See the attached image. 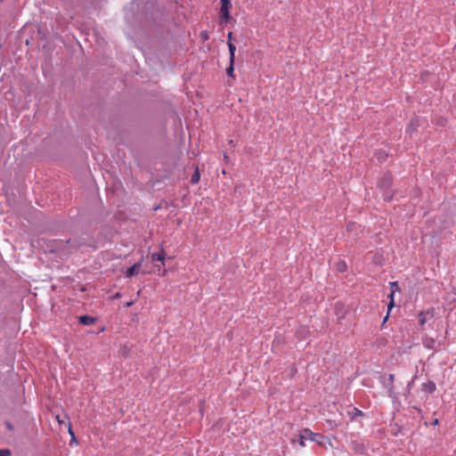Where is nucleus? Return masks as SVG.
Segmentation results:
<instances>
[{
  "label": "nucleus",
  "mask_w": 456,
  "mask_h": 456,
  "mask_svg": "<svg viewBox=\"0 0 456 456\" xmlns=\"http://www.w3.org/2000/svg\"><path fill=\"white\" fill-rule=\"evenodd\" d=\"M309 439L313 442H316L320 446L323 447L324 449H328L329 447H333V444L331 441L323 436L322 435L314 433L312 430L308 428H305L299 435V444L302 447L305 446V440Z\"/></svg>",
  "instance_id": "1"
},
{
  "label": "nucleus",
  "mask_w": 456,
  "mask_h": 456,
  "mask_svg": "<svg viewBox=\"0 0 456 456\" xmlns=\"http://www.w3.org/2000/svg\"><path fill=\"white\" fill-rule=\"evenodd\" d=\"M232 8L231 0H221L220 18L223 22L227 23L231 19L230 12Z\"/></svg>",
  "instance_id": "2"
},
{
  "label": "nucleus",
  "mask_w": 456,
  "mask_h": 456,
  "mask_svg": "<svg viewBox=\"0 0 456 456\" xmlns=\"http://www.w3.org/2000/svg\"><path fill=\"white\" fill-rule=\"evenodd\" d=\"M434 308H429L419 314V323L421 329H424V325L428 321L434 318Z\"/></svg>",
  "instance_id": "3"
},
{
  "label": "nucleus",
  "mask_w": 456,
  "mask_h": 456,
  "mask_svg": "<svg viewBox=\"0 0 456 456\" xmlns=\"http://www.w3.org/2000/svg\"><path fill=\"white\" fill-rule=\"evenodd\" d=\"M78 322L80 324L89 326L94 324L96 322V319L89 315H81L78 318Z\"/></svg>",
  "instance_id": "4"
},
{
  "label": "nucleus",
  "mask_w": 456,
  "mask_h": 456,
  "mask_svg": "<svg viewBox=\"0 0 456 456\" xmlns=\"http://www.w3.org/2000/svg\"><path fill=\"white\" fill-rule=\"evenodd\" d=\"M419 126V119L416 118H411L410 123L408 124V126L406 127V132L409 133V134H411V133H413L414 131L417 130Z\"/></svg>",
  "instance_id": "5"
},
{
  "label": "nucleus",
  "mask_w": 456,
  "mask_h": 456,
  "mask_svg": "<svg viewBox=\"0 0 456 456\" xmlns=\"http://www.w3.org/2000/svg\"><path fill=\"white\" fill-rule=\"evenodd\" d=\"M227 45L230 53L229 61L232 62V65H234L236 46L232 44V42H230V40H227Z\"/></svg>",
  "instance_id": "6"
},
{
  "label": "nucleus",
  "mask_w": 456,
  "mask_h": 456,
  "mask_svg": "<svg viewBox=\"0 0 456 456\" xmlns=\"http://www.w3.org/2000/svg\"><path fill=\"white\" fill-rule=\"evenodd\" d=\"M140 267H141L140 262H137L134 265L129 267L126 273V277H132V276L135 275L138 273Z\"/></svg>",
  "instance_id": "7"
},
{
  "label": "nucleus",
  "mask_w": 456,
  "mask_h": 456,
  "mask_svg": "<svg viewBox=\"0 0 456 456\" xmlns=\"http://www.w3.org/2000/svg\"><path fill=\"white\" fill-rule=\"evenodd\" d=\"M390 286L392 288V292L391 294L389 295V297H390V302L388 304V309H391L393 306H394V294H395V289H398V285H397V282L396 281H392L390 282Z\"/></svg>",
  "instance_id": "8"
},
{
  "label": "nucleus",
  "mask_w": 456,
  "mask_h": 456,
  "mask_svg": "<svg viewBox=\"0 0 456 456\" xmlns=\"http://www.w3.org/2000/svg\"><path fill=\"white\" fill-rule=\"evenodd\" d=\"M152 262L160 261L164 265L165 252L161 250L159 253H153L151 256Z\"/></svg>",
  "instance_id": "9"
},
{
  "label": "nucleus",
  "mask_w": 456,
  "mask_h": 456,
  "mask_svg": "<svg viewBox=\"0 0 456 456\" xmlns=\"http://www.w3.org/2000/svg\"><path fill=\"white\" fill-rule=\"evenodd\" d=\"M200 179V171H199V168L196 167L194 174L191 177V183L193 184H196L199 183Z\"/></svg>",
  "instance_id": "10"
},
{
  "label": "nucleus",
  "mask_w": 456,
  "mask_h": 456,
  "mask_svg": "<svg viewBox=\"0 0 456 456\" xmlns=\"http://www.w3.org/2000/svg\"><path fill=\"white\" fill-rule=\"evenodd\" d=\"M425 390L428 393H433L436 389V386L433 381H429L424 385Z\"/></svg>",
  "instance_id": "11"
},
{
  "label": "nucleus",
  "mask_w": 456,
  "mask_h": 456,
  "mask_svg": "<svg viewBox=\"0 0 456 456\" xmlns=\"http://www.w3.org/2000/svg\"><path fill=\"white\" fill-rule=\"evenodd\" d=\"M391 183H392L391 175H389V174L385 175L382 179L383 185L388 187V186H390Z\"/></svg>",
  "instance_id": "12"
},
{
  "label": "nucleus",
  "mask_w": 456,
  "mask_h": 456,
  "mask_svg": "<svg viewBox=\"0 0 456 456\" xmlns=\"http://www.w3.org/2000/svg\"><path fill=\"white\" fill-rule=\"evenodd\" d=\"M352 419H354L357 416H362L363 413L362 411L358 410L357 408H354L352 411Z\"/></svg>",
  "instance_id": "13"
},
{
  "label": "nucleus",
  "mask_w": 456,
  "mask_h": 456,
  "mask_svg": "<svg viewBox=\"0 0 456 456\" xmlns=\"http://www.w3.org/2000/svg\"><path fill=\"white\" fill-rule=\"evenodd\" d=\"M233 71H234L233 65H232V62H230V65L226 69V73L229 77H233Z\"/></svg>",
  "instance_id": "14"
},
{
  "label": "nucleus",
  "mask_w": 456,
  "mask_h": 456,
  "mask_svg": "<svg viewBox=\"0 0 456 456\" xmlns=\"http://www.w3.org/2000/svg\"><path fill=\"white\" fill-rule=\"evenodd\" d=\"M338 270L340 272H344L346 270V263L340 262L338 264Z\"/></svg>",
  "instance_id": "15"
},
{
  "label": "nucleus",
  "mask_w": 456,
  "mask_h": 456,
  "mask_svg": "<svg viewBox=\"0 0 456 456\" xmlns=\"http://www.w3.org/2000/svg\"><path fill=\"white\" fill-rule=\"evenodd\" d=\"M0 456H11V451L8 449L0 450Z\"/></svg>",
  "instance_id": "16"
},
{
  "label": "nucleus",
  "mask_w": 456,
  "mask_h": 456,
  "mask_svg": "<svg viewBox=\"0 0 456 456\" xmlns=\"http://www.w3.org/2000/svg\"><path fill=\"white\" fill-rule=\"evenodd\" d=\"M357 224L355 223H350L347 225V231L351 232L356 228Z\"/></svg>",
  "instance_id": "17"
},
{
  "label": "nucleus",
  "mask_w": 456,
  "mask_h": 456,
  "mask_svg": "<svg viewBox=\"0 0 456 456\" xmlns=\"http://www.w3.org/2000/svg\"><path fill=\"white\" fill-rule=\"evenodd\" d=\"M387 157V154L379 152L378 159H379V160H382L383 159H385Z\"/></svg>",
  "instance_id": "18"
},
{
  "label": "nucleus",
  "mask_w": 456,
  "mask_h": 456,
  "mask_svg": "<svg viewBox=\"0 0 456 456\" xmlns=\"http://www.w3.org/2000/svg\"><path fill=\"white\" fill-rule=\"evenodd\" d=\"M232 36H233L232 32H229L227 35V39L230 40V42H232Z\"/></svg>",
  "instance_id": "19"
},
{
  "label": "nucleus",
  "mask_w": 456,
  "mask_h": 456,
  "mask_svg": "<svg viewBox=\"0 0 456 456\" xmlns=\"http://www.w3.org/2000/svg\"><path fill=\"white\" fill-rule=\"evenodd\" d=\"M133 305H134V301H129V302H126V307H130V306H132Z\"/></svg>",
  "instance_id": "20"
},
{
  "label": "nucleus",
  "mask_w": 456,
  "mask_h": 456,
  "mask_svg": "<svg viewBox=\"0 0 456 456\" xmlns=\"http://www.w3.org/2000/svg\"><path fill=\"white\" fill-rule=\"evenodd\" d=\"M388 379H389V381L393 382V381H394V379H395V375H394V374H390V375L388 376Z\"/></svg>",
  "instance_id": "21"
},
{
  "label": "nucleus",
  "mask_w": 456,
  "mask_h": 456,
  "mask_svg": "<svg viewBox=\"0 0 456 456\" xmlns=\"http://www.w3.org/2000/svg\"><path fill=\"white\" fill-rule=\"evenodd\" d=\"M69 434L72 436V438L75 439V436H74V434H73V432L71 430V428H69Z\"/></svg>",
  "instance_id": "22"
},
{
  "label": "nucleus",
  "mask_w": 456,
  "mask_h": 456,
  "mask_svg": "<svg viewBox=\"0 0 456 456\" xmlns=\"http://www.w3.org/2000/svg\"><path fill=\"white\" fill-rule=\"evenodd\" d=\"M118 297H120V294H119V293H117V294L115 295V298H118Z\"/></svg>",
  "instance_id": "23"
},
{
  "label": "nucleus",
  "mask_w": 456,
  "mask_h": 456,
  "mask_svg": "<svg viewBox=\"0 0 456 456\" xmlns=\"http://www.w3.org/2000/svg\"><path fill=\"white\" fill-rule=\"evenodd\" d=\"M388 319V314H387V316L384 318V322Z\"/></svg>",
  "instance_id": "24"
}]
</instances>
